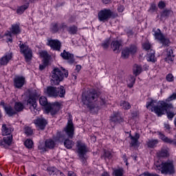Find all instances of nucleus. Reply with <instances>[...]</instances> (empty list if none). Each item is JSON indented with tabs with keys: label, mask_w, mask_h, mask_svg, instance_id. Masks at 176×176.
Masks as SVG:
<instances>
[{
	"label": "nucleus",
	"mask_w": 176,
	"mask_h": 176,
	"mask_svg": "<svg viewBox=\"0 0 176 176\" xmlns=\"http://www.w3.org/2000/svg\"><path fill=\"white\" fill-rule=\"evenodd\" d=\"M12 34L14 35L20 34V25L19 24L12 25L10 31L6 32L5 36L7 37L8 42H12Z\"/></svg>",
	"instance_id": "obj_10"
},
{
	"label": "nucleus",
	"mask_w": 176,
	"mask_h": 176,
	"mask_svg": "<svg viewBox=\"0 0 176 176\" xmlns=\"http://www.w3.org/2000/svg\"><path fill=\"white\" fill-rule=\"evenodd\" d=\"M157 155L160 157H167L168 156V148H162L157 152Z\"/></svg>",
	"instance_id": "obj_29"
},
{
	"label": "nucleus",
	"mask_w": 176,
	"mask_h": 176,
	"mask_svg": "<svg viewBox=\"0 0 176 176\" xmlns=\"http://www.w3.org/2000/svg\"><path fill=\"white\" fill-rule=\"evenodd\" d=\"M12 140H13L12 135L5 136L3 140H0V146L8 148V146L12 144Z\"/></svg>",
	"instance_id": "obj_19"
},
{
	"label": "nucleus",
	"mask_w": 176,
	"mask_h": 176,
	"mask_svg": "<svg viewBox=\"0 0 176 176\" xmlns=\"http://www.w3.org/2000/svg\"><path fill=\"white\" fill-rule=\"evenodd\" d=\"M50 30L52 32H57L58 31V24L57 23H52L51 25Z\"/></svg>",
	"instance_id": "obj_42"
},
{
	"label": "nucleus",
	"mask_w": 176,
	"mask_h": 176,
	"mask_svg": "<svg viewBox=\"0 0 176 176\" xmlns=\"http://www.w3.org/2000/svg\"><path fill=\"white\" fill-rule=\"evenodd\" d=\"M28 6H30L29 3H26L22 6H20L16 10V13L18 14H23L24 13V11L27 10L28 9Z\"/></svg>",
	"instance_id": "obj_32"
},
{
	"label": "nucleus",
	"mask_w": 176,
	"mask_h": 176,
	"mask_svg": "<svg viewBox=\"0 0 176 176\" xmlns=\"http://www.w3.org/2000/svg\"><path fill=\"white\" fill-rule=\"evenodd\" d=\"M25 133L27 135H32L34 131H32L30 127L26 126L25 128Z\"/></svg>",
	"instance_id": "obj_45"
},
{
	"label": "nucleus",
	"mask_w": 176,
	"mask_h": 176,
	"mask_svg": "<svg viewBox=\"0 0 176 176\" xmlns=\"http://www.w3.org/2000/svg\"><path fill=\"white\" fill-rule=\"evenodd\" d=\"M47 45L50 46L53 50H60L61 49V43L58 40L48 39Z\"/></svg>",
	"instance_id": "obj_16"
},
{
	"label": "nucleus",
	"mask_w": 176,
	"mask_h": 176,
	"mask_svg": "<svg viewBox=\"0 0 176 176\" xmlns=\"http://www.w3.org/2000/svg\"><path fill=\"white\" fill-rule=\"evenodd\" d=\"M91 140H92V141H94V142L96 141V138H95V136H93L92 138H91Z\"/></svg>",
	"instance_id": "obj_63"
},
{
	"label": "nucleus",
	"mask_w": 176,
	"mask_h": 176,
	"mask_svg": "<svg viewBox=\"0 0 176 176\" xmlns=\"http://www.w3.org/2000/svg\"><path fill=\"white\" fill-rule=\"evenodd\" d=\"M2 118V114L0 113V119Z\"/></svg>",
	"instance_id": "obj_64"
},
{
	"label": "nucleus",
	"mask_w": 176,
	"mask_h": 176,
	"mask_svg": "<svg viewBox=\"0 0 176 176\" xmlns=\"http://www.w3.org/2000/svg\"><path fill=\"white\" fill-rule=\"evenodd\" d=\"M166 80H168V82H173V80H174V76L173 74H168L166 76Z\"/></svg>",
	"instance_id": "obj_48"
},
{
	"label": "nucleus",
	"mask_w": 176,
	"mask_h": 176,
	"mask_svg": "<svg viewBox=\"0 0 176 176\" xmlns=\"http://www.w3.org/2000/svg\"><path fill=\"white\" fill-rule=\"evenodd\" d=\"M131 139V146H138V140H140V134L135 133L134 136L129 135Z\"/></svg>",
	"instance_id": "obj_25"
},
{
	"label": "nucleus",
	"mask_w": 176,
	"mask_h": 176,
	"mask_svg": "<svg viewBox=\"0 0 176 176\" xmlns=\"http://www.w3.org/2000/svg\"><path fill=\"white\" fill-rule=\"evenodd\" d=\"M155 170H158L162 174H173L174 173V165L173 162L167 161L166 162H162L160 161L155 162L154 163Z\"/></svg>",
	"instance_id": "obj_5"
},
{
	"label": "nucleus",
	"mask_w": 176,
	"mask_h": 176,
	"mask_svg": "<svg viewBox=\"0 0 176 176\" xmlns=\"http://www.w3.org/2000/svg\"><path fill=\"white\" fill-rule=\"evenodd\" d=\"M101 104H102V105H105V104H107V102H105V100H104V99H101Z\"/></svg>",
	"instance_id": "obj_60"
},
{
	"label": "nucleus",
	"mask_w": 176,
	"mask_h": 176,
	"mask_svg": "<svg viewBox=\"0 0 176 176\" xmlns=\"http://www.w3.org/2000/svg\"><path fill=\"white\" fill-rule=\"evenodd\" d=\"M102 46L104 47V49H107V47L109 46V40L106 41L104 43L102 44Z\"/></svg>",
	"instance_id": "obj_52"
},
{
	"label": "nucleus",
	"mask_w": 176,
	"mask_h": 176,
	"mask_svg": "<svg viewBox=\"0 0 176 176\" xmlns=\"http://www.w3.org/2000/svg\"><path fill=\"white\" fill-rule=\"evenodd\" d=\"M102 176H109V174H108L107 172H104L102 174Z\"/></svg>",
	"instance_id": "obj_61"
},
{
	"label": "nucleus",
	"mask_w": 176,
	"mask_h": 176,
	"mask_svg": "<svg viewBox=\"0 0 176 176\" xmlns=\"http://www.w3.org/2000/svg\"><path fill=\"white\" fill-rule=\"evenodd\" d=\"M102 2L103 3H105L107 5V3H109V2H111V0H102Z\"/></svg>",
	"instance_id": "obj_58"
},
{
	"label": "nucleus",
	"mask_w": 176,
	"mask_h": 176,
	"mask_svg": "<svg viewBox=\"0 0 176 176\" xmlns=\"http://www.w3.org/2000/svg\"><path fill=\"white\" fill-rule=\"evenodd\" d=\"M104 155H105V157H111V152L109 151H106L104 153Z\"/></svg>",
	"instance_id": "obj_55"
},
{
	"label": "nucleus",
	"mask_w": 176,
	"mask_h": 176,
	"mask_svg": "<svg viewBox=\"0 0 176 176\" xmlns=\"http://www.w3.org/2000/svg\"><path fill=\"white\" fill-rule=\"evenodd\" d=\"M120 116L118 113H116L115 114H113V116L110 118L111 122H114L115 123H116V122H120Z\"/></svg>",
	"instance_id": "obj_39"
},
{
	"label": "nucleus",
	"mask_w": 176,
	"mask_h": 176,
	"mask_svg": "<svg viewBox=\"0 0 176 176\" xmlns=\"http://www.w3.org/2000/svg\"><path fill=\"white\" fill-rule=\"evenodd\" d=\"M118 12L122 13V12H123V10H124V7H123V6H120L118 8Z\"/></svg>",
	"instance_id": "obj_53"
},
{
	"label": "nucleus",
	"mask_w": 176,
	"mask_h": 176,
	"mask_svg": "<svg viewBox=\"0 0 176 176\" xmlns=\"http://www.w3.org/2000/svg\"><path fill=\"white\" fill-rule=\"evenodd\" d=\"M146 58L147 61L155 63V61H156V58H155V50H151V53L147 54Z\"/></svg>",
	"instance_id": "obj_30"
},
{
	"label": "nucleus",
	"mask_w": 176,
	"mask_h": 176,
	"mask_svg": "<svg viewBox=\"0 0 176 176\" xmlns=\"http://www.w3.org/2000/svg\"><path fill=\"white\" fill-rule=\"evenodd\" d=\"M24 144H25V146H26V148L31 149V148H32V146L34 145V142H32V140L28 139L25 141Z\"/></svg>",
	"instance_id": "obj_40"
},
{
	"label": "nucleus",
	"mask_w": 176,
	"mask_h": 176,
	"mask_svg": "<svg viewBox=\"0 0 176 176\" xmlns=\"http://www.w3.org/2000/svg\"><path fill=\"white\" fill-rule=\"evenodd\" d=\"M88 151L87 146L85 143L82 142H77V153L82 162L86 160V153H87Z\"/></svg>",
	"instance_id": "obj_8"
},
{
	"label": "nucleus",
	"mask_w": 176,
	"mask_h": 176,
	"mask_svg": "<svg viewBox=\"0 0 176 176\" xmlns=\"http://www.w3.org/2000/svg\"><path fill=\"white\" fill-rule=\"evenodd\" d=\"M133 74L135 75V76L140 75L142 71V67H141L140 65H135L133 66Z\"/></svg>",
	"instance_id": "obj_34"
},
{
	"label": "nucleus",
	"mask_w": 176,
	"mask_h": 176,
	"mask_svg": "<svg viewBox=\"0 0 176 176\" xmlns=\"http://www.w3.org/2000/svg\"><path fill=\"white\" fill-rule=\"evenodd\" d=\"M1 131L3 135H10V133L13 131V128L6 124H3Z\"/></svg>",
	"instance_id": "obj_26"
},
{
	"label": "nucleus",
	"mask_w": 176,
	"mask_h": 176,
	"mask_svg": "<svg viewBox=\"0 0 176 176\" xmlns=\"http://www.w3.org/2000/svg\"><path fill=\"white\" fill-rule=\"evenodd\" d=\"M56 145L54 141L52 139L47 140L45 143V146L43 144H40L38 146V149L41 151V152H46V149L49 148V149H53Z\"/></svg>",
	"instance_id": "obj_14"
},
{
	"label": "nucleus",
	"mask_w": 176,
	"mask_h": 176,
	"mask_svg": "<svg viewBox=\"0 0 176 176\" xmlns=\"http://www.w3.org/2000/svg\"><path fill=\"white\" fill-rule=\"evenodd\" d=\"M43 65H40L39 66V69H41V71L45 69V68H46V67L47 66V64H49V63H45V60H43Z\"/></svg>",
	"instance_id": "obj_50"
},
{
	"label": "nucleus",
	"mask_w": 176,
	"mask_h": 176,
	"mask_svg": "<svg viewBox=\"0 0 176 176\" xmlns=\"http://www.w3.org/2000/svg\"><path fill=\"white\" fill-rule=\"evenodd\" d=\"M120 107H122V108H123V109H130V108L131 107L130 106V103H129L128 102H126V101L121 102Z\"/></svg>",
	"instance_id": "obj_41"
},
{
	"label": "nucleus",
	"mask_w": 176,
	"mask_h": 176,
	"mask_svg": "<svg viewBox=\"0 0 176 176\" xmlns=\"http://www.w3.org/2000/svg\"><path fill=\"white\" fill-rule=\"evenodd\" d=\"M58 141H59V142H61V140L65 138V135H61V133H58Z\"/></svg>",
	"instance_id": "obj_51"
},
{
	"label": "nucleus",
	"mask_w": 176,
	"mask_h": 176,
	"mask_svg": "<svg viewBox=\"0 0 176 176\" xmlns=\"http://www.w3.org/2000/svg\"><path fill=\"white\" fill-rule=\"evenodd\" d=\"M39 104L42 107H45V113H50L52 116H54L61 109V103L58 102L49 103L47 98L45 96H41L39 98Z\"/></svg>",
	"instance_id": "obj_2"
},
{
	"label": "nucleus",
	"mask_w": 176,
	"mask_h": 176,
	"mask_svg": "<svg viewBox=\"0 0 176 176\" xmlns=\"http://www.w3.org/2000/svg\"><path fill=\"white\" fill-rule=\"evenodd\" d=\"M65 134L69 138H73L75 131V128L74 127V123L72 122V119H69L67 122L66 127L64 129Z\"/></svg>",
	"instance_id": "obj_12"
},
{
	"label": "nucleus",
	"mask_w": 176,
	"mask_h": 176,
	"mask_svg": "<svg viewBox=\"0 0 176 176\" xmlns=\"http://www.w3.org/2000/svg\"><path fill=\"white\" fill-rule=\"evenodd\" d=\"M143 49L145 50H149L151 49V44L149 42L146 41L145 43L142 45Z\"/></svg>",
	"instance_id": "obj_46"
},
{
	"label": "nucleus",
	"mask_w": 176,
	"mask_h": 176,
	"mask_svg": "<svg viewBox=\"0 0 176 176\" xmlns=\"http://www.w3.org/2000/svg\"><path fill=\"white\" fill-rule=\"evenodd\" d=\"M128 87H133L135 83V77L134 76H129L126 80Z\"/></svg>",
	"instance_id": "obj_31"
},
{
	"label": "nucleus",
	"mask_w": 176,
	"mask_h": 176,
	"mask_svg": "<svg viewBox=\"0 0 176 176\" xmlns=\"http://www.w3.org/2000/svg\"><path fill=\"white\" fill-rule=\"evenodd\" d=\"M123 159H124V163H126V165L127 166L129 164L127 163V159H126V155L123 156Z\"/></svg>",
	"instance_id": "obj_59"
},
{
	"label": "nucleus",
	"mask_w": 176,
	"mask_h": 176,
	"mask_svg": "<svg viewBox=\"0 0 176 176\" xmlns=\"http://www.w3.org/2000/svg\"><path fill=\"white\" fill-rule=\"evenodd\" d=\"M34 123L37 129H39L40 130H43V129L46 127V124H47V121H46L45 118L41 117L37 118L36 120H34Z\"/></svg>",
	"instance_id": "obj_15"
},
{
	"label": "nucleus",
	"mask_w": 176,
	"mask_h": 176,
	"mask_svg": "<svg viewBox=\"0 0 176 176\" xmlns=\"http://www.w3.org/2000/svg\"><path fill=\"white\" fill-rule=\"evenodd\" d=\"M65 96V89L63 86H60L58 88H56V97H60L63 98Z\"/></svg>",
	"instance_id": "obj_28"
},
{
	"label": "nucleus",
	"mask_w": 176,
	"mask_h": 176,
	"mask_svg": "<svg viewBox=\"0 0 176 176\" xmlns=\"http://www.w3.org/2000/svg\"><path fill=\"white\" fill-rule=\"evenodd\" d=\"M164 127H165L166 131H170V125L168 124H164Z\"/></svg>",
	"instance_id": "obj_54"
},
{
	"label": "nucleus",
	"mask_w": 176,
	"mask_h": 176,
	"mask_svg": "<svg viewBox=\"0 0 176 176\" xmlns=\"http://www.w3.org/2000/svg\"><path fill=\"white\" fill-rule=\"evenodd\" d=\"M171 13H173V12L171 10H165L163 12H162V16L163 17H168V16L169 14H170Z\"/></svg>",
	"instance_id": "obj_47"
},
{
	"label": "nucleus",
	"mask_w": 176,
	"mask_h": 176,
	"mask_svg": "<svg viewBox=\"0 0 176 176\" xmlns=\"http://www.w3.org/2000/svg\"><path fill=\"white\" fill-rule=\"evenodd\" d=\"M62 71L58 68H55L52 71L51 83L52 85H58L64 79V78H68V71L62 68Z\"/></svg>",
	"instance_id": "obj_6"
},
{
	"label": "nucleus",
	"mask_w": 176,
	"mask_h": 176,
	"mask_svg": "<svg viewBox=\"0 0 176 176\" xmlns=\"http://www.w3.org/2000/svg\"><path fill=\"white\" fill-rule=\"evenodd\" d=\"M40 56L43 58L44 63L47 64V63H49V54H47V52L46 51H41L40 53Z\"/></svg>",
	"instance_id": "obj_33"
},
{
	"label": "nucleus",
	"mask_w": 176,
	"mask_h": 176,
	"mask_svg": "<svg viewBox=\"0 0 176 176\" xmlns=\"http://www.w3.org/2000/svg\"><path fill=\"white\" fill-rule=\"evenodd\" d=\"M98 98V94L97 91H87V94H82V102L84 105H86L91 112H97L98 107H96L93 102Z\"/></svg>",
	"instance_id": "obj_3"
},
{
	"label": "nucleus",
	"mask_w": 176,
	"mask_h": 176,
	"mask_svg": "<svg viewBox=\"0 0 176 176\" xmlns=\"http://www.w3.org/2000/svg\"><path fill=\"white\" fill-rule=\"evenodd\" d=\"M68 31L69 34H76V32H78V28H76V26H72L69 28Z\"/></svg>",
	"instance_id": "obj_44"
},
{
	"label": "nucleus",
	"mask_w": 176,
	"mask_h": 176,
	"mask_svg": "<svg viewBox=\"0 0 176 176\" xmlns=\"http://www.w3.org/2000/svg\"><path fill=\"white\" fill-rule=\"evenodd\" d=\"M158 8L160 9H164V8H166V3L164 1H160L158 3Z\"/></svg>",
	"instance_id": "obj_49"
},
{
	"label": "nucleus",
	"mask_w": 176,
	"mask_h": 176,
	"mask_svg": "<svg viewBox=\"0 0 176 176\" xmlns=\"http://www.w3.org/2000/svg\"><path fill=\"white\" fill-rule=\"evenodd\" d=\"M120 42L118 41H115L111 43V48L113 49V52H116V50H119L120 47Z\"/></svg>",
	"instance_id": "obj_35"
},
{
	"label": "nucleus",
	"mask_w": 176,
	"mask_h": 176,
	"mask_svg": "<svg viewBox=\"0 0 176 176\" xmlns=\"http://www.w3.org/2000/svg\"><path fill=\"white\" fill-rule=\"evenodd\" d=\"M60 56L65 60H68L69 64L74 63L75 60L74 59V54H71L69 52H67L65 50L63 51V53L60 54Z\"/></svg>",
	"instance_id": "obj_22"
},
{
	"label": "nucleus",
	"mask_w": 176,
	"mask_h": 176,
	"mask_svg": "<svg viewBox=\"0 0 176 176\" xmlns=\"http://www.w3.org/2000/svg\"><path fill=\"white\" fill-rule=\"evenodd\" d=\"M151 8H153V10H155V9H156V5L153 4V5L151 6Z\"/></svg>",
	"instance_id": "obj_62"
},
{
	"label": "nucleus",
	"mask_w": 176,
	"mask_h": 176,
	"mask_svg": "<svg viewBox=\"0 0 176 176\" xmlns=\"http://www.w3.org/2000/svg\"><path fill=\"white\" fill-rule=\"evenodd\" d=\"M174 60V55H167L165 58V61L168 64H171Z\"/></svg>",
	"instance_id": "obj_43"
},
{
	"label": "nucleus",
	"mask_w": 176,
	"mask_h": 176,
	"mask_svg": "<svg viewBox=\"0 0 176 176\" xmlns=\"http://www.w3.org/2000/svg\"><path fill=\"white\" fill-rule=\"evenodd\" d=\"M82 68V66H80V65H77L76 66V71L77 72H79V71H80V69Z\"/></svg>",
	"instance_id": "obj_56"
},
{
	"label": "nucleus",
	"mask_w": 176,
	"mask_h": 176,
	"mask_svg": "<svg viewBox=\"0 0 176 176\" xmlns=\"http://www.w3.org/2000/svg\"><path fill=\"white\" fill-rule=\"evenodd\" d=\"M64 145L67 149H71L74 146V142L69 139H67L64 141Z\"/></svg>",
	"instance_id": "obj_38"
},
{
	"label": "nucleus",
	"mask_w": 176,
	"mask_h": 176,
	"mask_svg": "<svg viewBox=\"0 0 176 176\" xmlns=\"http://www.w3.org/2000/svg\"><path fill=\"white\" fill-rule=\"evenodd\" d=\"M174 100H176V93H173L165 100L159 102L156 100L148 98L146 107L151 112H155L157 116H162V115H164V112L167 109H174L173 104L170 103V101H174Z\"/></svg>",
	"instance_id": "obj_1"
},
{
	"label": "nucleus",
	"mask_w": 176,
	"mask_h": 176,
	"mask_svg": "<svg viewBox=\"0 0 176 176\" xmlns=\"http://www.w3.org/2000/svg\"><path fill=\"white\" fill-rule=\"evenodd\" d=\"M174 111V107L173 109H168L164 111V113H166V112L168 119H173V118L175 116V113H174V111Z\"/></svg>",
	"instance_id": "obj_37"
},
{
	"label": "nucleus",
	"mask_w": 176,
	"mask_h": 176,
	"mask_svg": "<svg viewBox=\"0 0 176 176\" xmlns=\"http://www.w3.org/2000/svg\"><path fill=\"white\" fill-rule=\"evenodd\" d=\"M112 16V11L109 9H104L98 12V17L99 21H107L109 19H111Z\"/></svg>",
	"instance_id": "obj_11"
},
{
	"label": "nucleus",
	"mask_w": 176,
	"mask_h": 176,
	"mask_svg": "<svg viewBox=\"0 0 176 176\" xmlns=\"http://www.w3.org/2000/svg\"><path fill=\"white\" fill-rule=\"evenodd\" d=\"M12 60V53H8L0 59L1 65H6Z\"/></svg>",
	"instance_id": "obj_24"
},
{
	"label": "nucleus",
	"mask_w": 176,
	"mask_h": 176,
	"mask_svg": "<svg viewBox=\"0 0 176 176\" xmlns=\"http://www.w3.org/2000/svg\"><path fill=\"white\" fill-rule=\"evenodd\" d=\"M57 88L54 87H47L44 89L45 94H47L49 97H57Z\"/></svg>",
	"instance_id": "obj_18"
},
{
	"label": "nucleus",
	"mask_w": 176,
	"mask_h": 176,
	"mask_svg": "<svg viewBox=\"0 0 176 176\" xmlns=\"http://www.w3.org/2000/svg\"><path fill=\"white\" fill-rule=\"evenodd\" d=\"M159 144V140L157 139H150L146 142L148 148H156Z\"/></svg>",
	"instance_id": "obj_27"
},
{
	"label": "nucleus",
	"mask_w": 176,
	"mask_h": 176,
	"mask_svg": "<svg viewBox=\"0 0 176 176\" xmlns=\"http://www.w3.org/2000/svg\"><path fill=\"white\" fill-rule=\"evenodd\" d=\"M19 47L21 50V53L23 54L25 60L28 63L31 61V58H32V50H30V47L27 45V44H19Z\"/></svg>",
	"instance_id": "obj_9"
},
{
	"label": "nucleus",
	"mask_w": 176,
	"mask_h": 176,
	"mask_svg": "<svg viewBox=\"0 0 176 176\" xmlns=\"http://www.w3.org/2000/svg\"><path fill=\"white\" fill-rule=\"evenodd\" d=\"M14 109L16 112H21V111L24 109V104L20 102H16L14 104Z\"/></svg>",
	"instance_id": "obj_36"
},
{
	"label": "nucleus",
	"mask_w": 176,
	"mask_h": 176,
	"mask_svg": "<svg viewBox=\"0 0 176 176\" xmlns=\"http://www.w3.org/2000/svg\"><path fill=\"white\" fill-rule=\"evenodd\" d=\"M137 52V47L131 45L130 47H125L122 52V58H128L129 56H133Z\"/></svg>",
	"instance_id": "obj_13"
},
{
	"label": "nucleus",
	"mask_w": 176,
	"mask_h": 176,
	"mask_svg": "<svg viewBox=\"0 0 176 176\" xmlns=\"http://www.w3.org/2000/svg\"><path fill=\"white\" fill-rule=\"evenodd\" d=\"M22 97L27 100V105H29L30 109L33 115H36L38 113V103L36 102V100H38L39 95L37 94L36 91L32 92L28 90L22 96Z\"/></svg>",
	"instance_id": "obj_4"
},
{
	"label": "nucleus",
	"mask_w": 176,
	"mask_h": 176,
	"mask_svg": "<svg viewBox=\"0 0 176 176\" xmlns=\"http://www.w3.org/2000/svg\"><path fill=\"white\" fill-rule=\"evenodd\" d=\"M167 56H173V50L168 49Z\"/></svg>",
	"instance_id": "obj_57"
},
{
	"label": "nucleus",
	"mask_w": 176,
	"mask_h": 176,
	"mask_svg": "<svg viewBox=\"0 0 176 176\" xmlns=\"http://www.w3.org/2000/svg\"><path fill=\"white\" fill-rule=\"evenodd\" d=\"M158 135H159V138L160 140H162L164 142H166L167 144H171L172 145H175V146H176V135L175 136V139L174 140H171L167 137H166V135H164V134L158 132Z\"/></svg>",
	"instance_id": "obj_20"
},
{
	"label": "nucleus",
	"mask_w": 176,
	"mask_h": 176,
	"mask_svg": "<svg viewBox=\"0 0 176 176\" xmlns=\"http://www.w3.org/2000/svg\"><path fill=\"white\" fill-rule=\"evenodd\" d=\"M0 105H2V107H3V109H5L7 115H8L9 116H12V115H14V113H16V111H14V109H13L11 106H6L4 102H1Z\"/></svg>",
	"instance_id": "obj_23"
},
{
	"label": "nucleus",
	"mask_w": 176,
	"mask_h": 176,
	"mask_svg": "<svg viewBox=\"0 0 176 176\" xmlns=\"http://www.w3.org/2000/svg\"><path fill=\"white\" fill-rule=\"evenodd\" d=\"M47 170L50 176H65V175L60 170L57 169V168L50 167Z\"/></svg>",
	"instance_id": "obj_21"
},
{
	"label": "nucleus",
	"mask_w": 176,
	"mask_h": 176,
	"mask_svg": "<svg viewBox=\"0 0 176 176\" xmlns=\"http://www.w3.org/2000/svg\"><path fill=\"white\" fill-rule=\"evenodd\" d=\"M153 32L155 39L159 41L160 43H162V45L167 46V45L170 43V40L164 37V35L162 34L160 29H153Z\"/></svg>",
	"instance_id": "obj_7"
},
{
	"label": "nucleus",
	"mask_w": 176,
	"mask_h": 176,
	"mask_svg": "<svg viewBox=\"0 0 176 176\" xmlns=\"http://www.w3.org/2000/svg\"><path fill=\"white\" fill-rule=\"evenodd\" d=\"M25 84V78L21 76H17L14 79V85L17 89H20Z\"/></svg>",
	"instance_id": "obj_17"
}]
</instances>
